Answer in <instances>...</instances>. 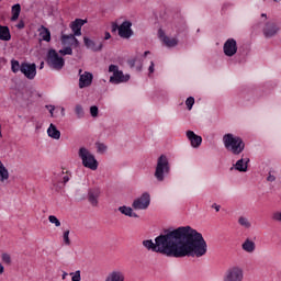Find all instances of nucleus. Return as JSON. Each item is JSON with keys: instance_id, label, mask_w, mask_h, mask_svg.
<instances>
[{"instance_id": "obj_18", "label": "nucleus", "mask_w": 281, "mask_h": 281, "mask_svg": "<svg viewBox=\"0 0 281 281\" xmlns=\"http://www.w3.org/2000/svg\"><path fill=\"white\" fill-rule=\"evenodd\" d=\"M83 43L86 45V47L88 49H91L92 52H102V47H104V45L102 44V42H95L89 37H83Z\"/></svg>"}, {"instance_id": "obj_38", "label": "nucleus", "mask_w": 281, "mask_h": 281, "mask_svg": "<svg viewBox=\"0 0 281 281\" xmlns=\"http://www.w3.org/2000/svg\"><path fill=\"white\" fill-rule=\"evenodd\" d=\"M132 207L133 210H142V198H137L136 200H134V202L132 203Z\"/></svg>"}, {"instance_id": "obj_23", "label": "nucleus", "mask_w": 281, "mask_h": 281, "mask_svg": "<svg viewBox=\"0 0 281 281\" xmlns=\"http://www.w3.org/2000/svg\"><path fill=\"white\" fill-rule=\"evenodd\" d=\"M47 135L52 139H60V131H58L54 123H50L49 127L47 128Z\"/></svg>"}, {"instance_id": "obj_25", "label": "nucleus", "mask_w": 281, "mask_h": 281, "mask_svg": "<svg viewBox=\"0 0 281 281\" xmlns=\"http://www.w3.org/2000/svg\"><path fill=\"white\" fill-rule=\"evenodd\" d=\"M40 36L42 41H45L46 43H49V41H52V32H49L48 29L45 26H41Z\"/></svg>"}, {"instance_id": "obj_2", "label": "nucleus", "mask_w": 281, "mask_h": 281, "mask_svg": "<svg viewBox=\"0 0 281 281\" xmlns=\"http://www.w3.org/2000/svg\"><path fill=\"white\" fill-rule=\"evenodd\" d=\"M157 37L164 47L175 49L179 45V29L172 22H165L159 26Z\"/></svg>"}, {"instance_id": "obj_28", "label": "nucleus", "mask_w": 281, "mask_h": 281, "mask_svg": "<svg viewBox=\"0 0 281 281\" xmlns=\"http://www.w3.org/2000/svg\"><path fill=\"white\" fill-rule=\"evenodd\" d=\"M12 12V16H11V21H18L19 16L21 14V4H14L11 9Z\"/></svg>"}, {"instance_id": "obj_10", "label": "nucleus", "mask_w": 281, "mask_h": 281, "mask_svg": "<svg viewBox=\"0 0 281 281\" xmlns=\"http://www.w3.org/2000/svg\"><path fill=\"white\" fill-rule=\"evenodd\" d=\"M222 52L226 58H236V54H238V41L234 37H228L223 43Z\"/></svg>"}, {"instance_id": "obj_19", "label": "nucleus", "mask_w": 281, "mask_h": 281, "mask_svg": "<svg viewBox=\"0 0 281 281\" xmlns=\"http://www.w3.org/2000/svg\"><path fill=\"white\" fill-rule=\"evenodd\" d=\"M241 249L246 254H254L256 251V240L251 239L250 237H247L241 243Z\"/></svg>"}, {"instance_id": "obj_3", "label": "nucleus", "mask_w": 281, "mask_h": 281, "mask_svg": "<svg viewBox=\"0 0 281 281\" xmlns=\"http://www.w3.org/2000/svg\"><path fill=\"white\" fill-rule=\"evenodd\" d=\"M222 143L224 148L231 153V155H235L238 157V155H243L245 153V140L243 137L234 134V133H226L222 137Z\"/></svg>"}, {"instance_id": "obj_41", "label": "nucleus", "mask_w": 281, "mask_h": 281, "mask_svg": "<svg viewBox=\"0 0 281 281\" xmlns=\"http://www.w3.org/2000/svg\"><path fill=\"white\" fill-rule=\"evenodd\" d=\"M154 74H155V61H153L151 59L148 67V78H153Z\"/></svg>"}, {"instance_id": "obj_43", "label": "nucleus", "mask_w": 281, "mask_h": 281, "mask_svg": "<svg viewBox=\"0 0 281 281\" xmlns=\"http://www.w3.org/2000/svg\"><path fill=\"white\" fill-rule=\"evenodd\" d=\"M158 100H160V102H166V100H168V93L162 92L158 95Z\"/></svg>"}, {"instance_id": "obj_49", "label": "nucleus", "mask_w": 281, "mask_h": 281, "mask_svg": "<svg viewBox=\"0 0 281 281\" xmlns=\"http://www.w3.org/2000/svg\"><path fill=\"white\" fill-rule=\"evenodd\" d=\"M109 38H111V33H109V32H105V35H104V41H109Z\"/></svg>"}, {"instance_id": "obj_21", "label": "nucleus", "mask_w": 281, "mask_h": 281, "mask_svg": "<svg viewBox=\"0 0 281 281\" xmlns=\"http://www.w3.org/2000/svg\"><path fill=\"white\" fill-rule=\"evenodd\" d=\"M100 196V189H90L88 192V200L93 205V207L98 206V199Z\"/></svg>"}, {"instance_id": "obj_33", "label": "nucleus", "mask_w": 281, "mask_h": 281, "mask_svg": "<svg viewBox=\"0 0 281 281\" xmlns=\"http://www.w3.org/2000/svg\"><path fill=\"white\" fill-rule=\"evenodd\" d=\"M11 69L13 74H18V71H21V65L19 64V60H11Z\"/></svg>"}, {"instance_id": "obj_14", "label": "nucleus", "mask_w": 281, "mask_h": 281, "mask_svg": "<svg viewBox=\"0 0 281 281\" xmlns=\"http://www.w3.org/2000/svg\"><path fill=\"white\" fill-rule=\"evenodd\" d=\"M186 137L188 142H190L191 148H201V144H203V137L194 133V131L189 130L186 132Z\"/></svg>"}, {"instance_id": "obj_50", "label": "nucleus", "mask_w": 281, "mask_h": 281, "mask_svg": "<svg viewBox=\"0 0 281 281\" xmlns=\"http://www.w3.org/2000/svg\"><path fill=\"white\" fill-rule=\"evenodd\" d=\"M3 271H5V268L3 267L2 263H0V276L3 274Z\"/></svg>"}, {"instance_id": "obj_46", "label": "nucleus", "mask_w": 281, "mask_h": 281, "mask_svg": "<svg viewBox=\"0 0 281 281\" xmlns=\"http://www.w3.org/2000/svg\"><path fill=\"white\" fill-rule=\"evenodd\" d=\"M16 27L18 30H23V27H25V23L23 21H20L18 24H16Z\"/></svg>"}, {"instance_id": "obj_7", "label": "nucleus", "mask_w": 281, "mask_h": 281, "mask_svg": "<svg viewBox=\"0 0 281 281\" xmlns=\"http://www.w3.org/2000/svg\"><path fill=\"white\" fill-rule=\"evenodd\" d=\"M46 64L54 71H60L65 67V58L60 57L56 49L50 48L46 55Z\"/></svg>"}, {"instance_id": "obj_26", "label": "nucleus", "mask_w": 281, "mask_h": 281, "mask_svg": "<svg viewBox=\"0 0 281 281\" xmlns=\"http://www.w3.org/2000/svg\"><path fill=\"white\" fill-rule=\"evenodd\" d=\"M238 225L244 227V229H251V221L247 216H239L238 217Z\"/></svg>"}, {"instance_id": "obj_8", "label": "nucleus", "mask_w": 281, "mask_h": 281, "mask_svg": "<svg viewBox=\"0 0 281 281\" xmlns=\"http://www.w3.org/2000/svg\"><path fill=\"white\" fill-rule=\"evenodd\" d=\"M109 74H112V76L110 77L111 85H122L131 80V75H124V71L120 70V67L117 65H110Z\"/></svg>"}, {"instance_id": "obj_48", "label": "nucleus", "mask_w": 281, "mask_h": 281, "mask_svg": "<svg viewBox=\"0 0 281 281\" xmlns=\"http://www.w3.org/2000/svg\"><path fill=\"white\" fill-rule=\"evenodd\" d=\"M67 276H69V273H67L66 271H63L61 280H67Z\"/></svg>"}, {"instance_id": "obj_15", "label": "nucleus", "mask_w": 281, "mask_h": 281, "mask_svg": "<svg viewBox=\"0 0 281 281\" xmlns=\"http://www.w3.org/2000/svg\"><path fill=\"white\" fill-rule=\"evenodd\" d=\"M92 82L93 74L89 71L82 74V69H79V89H87V87H91Z\"/></svg>"}, {"instance_id": "obj_30", "label": "nucleus", "mask_w": 281, "mask_h": 281, "mask_svg": "<svg viewBox=\"0 0 281 281\" xmlns=\"http://www.w3.org/2000/svg\"><path fill=\"white\" fill-rule=\"evenodd\" d=\"M266 179L268 183H274L278 180V170L270 169Z\"/></svg>"}, {"instance_id": "obj_11", "label": "nucleus", "mask_w": 281, "mask_h": 281, "mask_svg": "<svg viewBox=\"0 0 281 281\" xmlns=\"http://www.w3.org/2000/svg\"><path fill=\"white\" fill-rule=\"evenodd\" d=\"M133 23L131 21H124L121 25H117L116 22L112 23V32H119L121 38H131L133 36Z\"/></svg>"}, {"instance_id": "obj_20", "label": "nucleus", "mask_w": 281, "mask_h": 281, "mask_svg": "<svg viewBox=\"0 0 281 281\" xmlns=\"http://www.w3.org/2000/svg\"><path fill=\"white\" fill-rule=\"evenodd\" d=\"M85 23H87V20L82 19H77L71 23L70 27L75 36H82V25H85Z\"/></svg>"}, {"instance_id": "obj_51", "label": "nucleus", "mask_w": 281, "mask_h": 281, "mask_svg": "<svg viewBox=\"0 0 281 281\" xmlns=\"http://www.w3.org/2000/svg\"><path fill=\"white\" fill-rule=\"evenodd\" d=\"M45 67V61H42L40 65V69H43Z\"/></svg>"}, {"instance_id": "obj_47", "label": "nucleus", "mask_w": 281, "mask_h": 281, "mask_svg": "<svg viewBox=\"0 0 281 281\" xmlns=\"http://www.w3.org/2000/svg\"><path fill=\"white\" fill-rule=\"evenodd\" d=\"M212 209L215 210L216 212H221V205L213 203Z\"/></svg>"}, {"instance_id": "obj_37", "label": "nucleus", "mask_w": 281, "mask_h": 281, "mask_svg": "<svg viewBox=\"0 0 281 281\" xmlns=\"http://www.w3.org/2000/svg\"><path fill=\"white\" fill-rule=\"evenodd\" d=\"M194 102H195L194 97L187 98L186 106H187L188 111H192V106H194Z\"/></svg>"}, {"instance_id": "obj_40", "label": "nucleus", "mask_w": 281, "mask_h": 281, "mask_svg": "<svg viewBox=\"0 0 281 281\" xmlns=\"http://www.w3.org/2000/svg\"><path fill=\"white\" fill-rule=\"evenodd\" d=\"M98 113H100V110L98 109V105L90 106L91 117H98Z\"/></svg>"}, {"instance_id": "obj_22", "label": "nucleus", "mask_w": 281, "mask_h": 281, "mask_svg": "<svg viewBox=\"0 0 281 281\" xmlns=\"http://www.w3.org/2000/svg\"><path fill=\"white\" fill-rule=\"evenodd\" d=\"M119 212L123 214L124 216H130L131 218H139V215L137 213L133 212V207L123 205L119 207Z\"/></svg>"}, {"instance_id": "obj_1", "label": "nucleus", "mask_w": 281, "mask_h": 281, "mask_svg": "<svg viewBox=\"0 0 281 281\" xmlns=\"http://www.w3.org/2000/svg\"><path fill=\"white\" fill-rule=\"evenodd\" d=\"M144 247L167 258H203L207 254V241L203 234L191 226L165 229L153 240L143 241Z\"/></svg>"}, {"instance_id": "obj_4", "label": "nucleus", "mask_w": 281, "mask_h": 281, "mask_svg": "<svg viewBox=\"0 0 281 281\" xmlns=\"http://www.w3.org/2000/svg\"><path fill=\"white\" fill-rule=\"evenodd\" d=\"M171 166H170V158L162 154L156 160L154 177L158 183H164L166 179H168L170 175Z\"/></svg>"}, {"instance_id": "obj_5", "label": "nucleus", "mask_w": 281, "mask_h": 281, "mask_svg": "<svg viewBox=\"0 0 281 281\" xmlns=\"http://www.w3.org/2000/svg\"><path fill=\"white\" fill-rule=\"evenodd\" d=\"M258 26L261 27L265 38H273L280 33V24L269 20V15H267V13L260 14Z\"/></svg>"}, {"instance_id": "obj_27", "label": "nucleus", "mask_w": 281, "mask_h": 281, "mask_svg": "<svg viewBox=\"0 0 281 281\" xmlns=\"http://www.w3.org/2000/svg\"><path fill=\"white\" fill-rule=\"evenodd\" d=\"M10 29L8 26L0 25V41H10Z\"/></svg>"}, {"instance_id": "obj_12", "label": "nucleus", "mask_w": 281, "mask_h": 281, "mask_svg": "<svg viewBox=\"0 0 281 281\" xmlns=\"http://www.w3.org/2000/svg\"><path fill=\"white\" fill-rule=\"evenodd\" d=\"M250 162L251 159L248 156L241 155V157L233 164L231 170H235L236 172H249Z\"/></svg>"}, {"instance_id": "obj_13", "label": "nucleus", "mask_w": 281, "mask_h": 281, "mask_svg": "<svg viewBox=\"0 0 281 281\" xmlns=\"http://www.w3.org/2000/svg\"><path fill=\"white\" fill-rule=\"evenodd\" d=\"M20 71L27 80H34L36 78V64L22 63Z\"/></svg>"}, {"instance_id": "obj_42", "label": "nucleus", "mask_w": 281, "mask_h": 281, "mask_svg": "<svg viewBox=\"0 0 281 281\" xmlns=\"http://www.w3.org/2000/svg\"><path fill=\"white\" fill-rule=\"evenodd\" d=\"M63 238H64L65 245H71V239H69V231L64 232Z\"/></svg>"}, {"instance_id": "obj_44", "label": "nucleus", "mask_w": 281, "mask_h": 281, "mask_svg": "<svg viewBox=\"0 0 281 281\" xmlns=\"http://www.w3.org/2000/svg\"><path fill=\"white\" fill-rule=\"evenodd\" d=\"M46 109H48L50 113V117H54V111H56V106L54 105H46Z\"/></svg>"}, {"instance_id": "obj_53", "label": "nucleus", "mask_w": 281, "mask_h": 281, "mask_svg": "<svg viewBox=\"0 0 281 281\" xmlns=\"http://www.w3.org/2000/svg\"><path fill=\"white\" fill-rule=\"evenodd\" d=\"M148 54H150V52H145V53H144V56H148Z\"/></svg>"}, {"instance_id": "obj_54", "label": "nucleus", "mask_w": 281, "mask_h": 281, "mask_svg": "<svg viewBox=\"0 0 281 281\" xmlns=\"http://www.w3.org/2000/svg\"><path fill=\"white\" fill-rule=\"evenodd\" d=\"M273 1H274V3H280L281 0H273Z\"/></svg>"}, {"instance_id": "obj_6", "label": "nucleus", "mask_w": 281, "mask_h": 281, "mask_svg": "<svg viewBox=\"0 0 281 281\" xmlns=\"http://www.w3.org/2000/svg\"><path fill=\"white\" fill-rule=\"evenodd\" d=\"M78 155L85 168H88L89 170H98V159H95V156L87 149V147H81Z\"/></svg>"}, {"instance_id": "obj_32", "label": "nucleus", "mask_w": 281, "mask_h": 281, "mask_svg": "<svg viewBox=\"0 0 281 281\" xmlns=\"http://www.w3.org/2000/svg\"><path fill=\"white\" fill-rule=\"evenodd\" d=\"M59 54L61 56H71L74 54V49H71V46H66L63 49H59Z\"/></svg>"}, {"instance_id": "obj_45", "label": "nucleus", "mask_w": 281, "mask_h": 281, "mask_svg": "<svg viewBox=\"0 0 281 281\" xmlns=\"http://www.w3.org/2000/svg\"><path fill=\"white\" fill-rule=\"evenodd\" d=\"M61 179H63V182H64V183H68V181H69V179H70L69 173H64V172H63Z\"/></svg>"}, {"instance_id": "obj_36", "label": "nucleus", "mask_w": 281, "mask_h": 281, "mask_svg": "<svg viewBox=\"0 0 281 281\" xmlns=\"http://www.w3.org/2000/svg\"><path fill=\"white\" fill-rule=\"evenodd\" d=\"M1 260H2V262H5V265H11L12 257H10V254H8V252H2Z\"/></svg>"}, {"instance_id": "obj_29", "label": "nucleus", "mask_w": 281, "mask_h": 281, "mask_svg": "<svg viewBox=\"0 0 281 281\" xmlns=\"http://www.w3.org/2000/svg\"><path fill=\"white\" fill-rule=\"evenodd\" d=\"M149 205H150V194L145 192L142 195V210H148Z\"/></svg>"}, {"instance_id": "obj_55", "label": "nucleus", "mask_w": 281, "mask_h": 281, "mask_svg": "<svg viewBox=\"0 0 281 281\" xmlns=\"http://www.w3.org/2000/svg\"><path fill=\"white\" fill-rule=\"evenodd\" d=\"M36 128H41V125L37 124V125H36Z\"/></svg>"}, {"instance_id": "obj_16", "label": "nucleus", "mask_w": 281, "mask_h": 281, "mask_svg": "<svg viewBox=\"0 0 281 281\" xmlns=\"http://www.w3.org/2000/svg\"><path fill=\"white\" fill-rule=\"evenodd\" d=\"M77 35L69 34V35H61V45L68 47H80V42L76 38Z\"/></svg>"}, {"instance_id": "obj_9", "label": "nucleus", "mask_w": 281, "mask_h": 281, "mask_svg": "<svg viewBox=\"0 0 281 281\" xmlns=\"http://www.w3.org/2000/svg\"><path fill=\"white\" fill-rule=\"evenodd\" d=\"M245 270L240 266H231L224 273L223 281H244Z\"/></svg>"}, {"instance_id": "obj_31", "label": "nucleus", "mask_w": 281, "mask_h": 281, "mask_svg": "<svg viewBox=\"0 0 281 281\" xmlns=\"http://www.w3.org/2000/svg\"><path fill=\"white\" fill-rule=\"evenodd\" d=\"M75 113L77 115V120H82L85 117V108L81 104H77L75 106Z\"/></svg>"}, {"instance_id": "obj_17", "label": "nucleus", "mask_w": 281, "mask_h": 281, "mask_svg": "<svg viewBox=\"0 0 281 281\" xmlns=\"http://www.w3.org/2000/svg\"><path fill=\"white\" fill-rule=\"evenodd\" d=\"M104 281H126V274L124 271L115 269L108 273Z\"/></svg>"}, {"instance_id": "obj_52", "label": "nucleus", "mask_w": 281, "mask_h": 281, "mask_svg": "<svg viewBox=\"0 0 281 281\" xmlns=\"http://www.w3.org/2000/svg\"><path fill=\"white\" fill-rule=\"evenodd\" d=\"M61 115L65 117V108H61Z\"/></svg>"}, {"instance_id": "obj_24", "label": "nucleus", "mask_w": 281, "mask_h": 281, "mask_svg": "<svg viewBox=\"0 0 281 281\" xmlns=\"http://www.w3.org/2000/svg\"><path fill=\"white\" fill-rule=\"evenodd\" d=\"M10 179V172L5 168V165L1 162L0 160V181L3 183L4 181H8Z\"/></svg>"}, {"instance_id": "obj_34", "label": "nucleus", "mask_w": 281, "mask_h": 281, "mask_svg": "<svg viewBox=\"0 0 281 281\" xmlns=\"http://www.w3.org/2000/svg\"><path fill=\"white\" fill-rule=\"evenodd\" d=\"M108 149H109V147H106V145L104 143H97V150L101 155H104V153H106Z\"/></svg>"}, {"instance_id": "obj_39", "label": "nucleus", "mask_w": 281, "mask_h": 281, "mask_svg": "<svg viewBox=\"0 0 281 281\" xmlns=\"http://www.w3.org/2000/svg\"><path fill=\"white\" fill-rule=\"evenodd\" d=\"M71 281H80L82 280V277L80 274V270H77L75 272H70Z\"/></svg>"}, {"instance_id": "obj_35", "label": "nucleus", "mask_w": 281, "mask_h": 281, "mask_svg": "<svg viewBox=\"0 0 281 281\" xmlns=\"http://www.w3.org/2000/svg\"><path fill=\"white\" fill-rule=\"evenodd\" d=\"M48 221H49V223L55 225V227H60V220H58V217H56V215H49Z\"/></svg>"}]
</instances>
